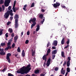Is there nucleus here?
I'll list each match as a JSON object with an SVG mask.
<instances>
[{"mask_svg": "<svg viewBox=\"0 0 76 76\" xmlns=\"http://www.w3.org/2000/svg\"><path fill=\"white\" fill-rule=\"evenodd\" d=\"M31 65L28 64L26 67L23 66L21 68L19 71V70L17 71V73H20L21 75H23V74H27L28 72L31 70Z\"/></svg>", "mask_w": 76, "mask_h": 76, "instance_id": "f257e3e1", "label": "nucleus"}, {"mask_svg": "<svg viewBox=\"0 0 76 76\" xmlns=\"http://www.w3.org/2000/svg\"><path fill=\"white\" fill-rule=\"evenodd\" d=\"M15 20V24L14 27L16 29L18 28L19 25L18 24V19H19V15L15 14L14 17Z\"/></svg>", "mask_w": 76, "mask_h": 76, "instance_id": "f03ea898", "label": "nucleus"}, {"mask_svg": "<svg viewBox=\"0 0 76 76\" xmlns=\"http://www.w3.org/2000/svg\"><path fill=\"white\" fill-rule=\"evenodd\" d=\"M11 53H9L7 55V56L6 57V58L8 62L9 63H10V56H11Z\"/></svg>", "mask_w": 76, "mask_h": 76, "instance_id": "7ed1b4c3", "label": "nucleus"}, {"mask_svg": "<svg viewBox=\"0 0 76 76\" xmlns=\"http://www.w3.org/2000/svg\"><path fill=\"white\" fill-rule=\"evenodd\" d=\"M11 0H7L4 3V5L5 7H7L9 6V3H10V1Z\"/></svg>", "mask_w": 76, "mask_h": 76, "instance_id": "20e7f679", "label": "nucleus"}, {"mask_svg": "<svg viewBox=\"0 0 76 76\" xmlns=\"http://www.w3.org/2000/svg\"><path fill=\"white\" fill-rule=\"evenodd\" d=\"M60 5V4L58 2H56V4L55 3L53 5V6L54 8H56L57 7H58Z\"/></svg>", "mask_w": 76, "mask_h": 76, "instance_id": "39448f33", "label": "nucleus"}, {"mask_svg": "<svg viewBox=\"0 0 76 76\" xmlns=\"http://www.w3.org/2000/svg\"><path fill=\"white\" fill-rule=\"evenodd\" d=\"M7 12L11 16H13V10H8Z\"/></svg>", "mask_w": 76, "mask_h": 76, "instance_id": "423d86ee", "label": "nucleus"}, {"mask_svg": "<svg viewBox=\"0 0 76 76\" xmlns=\"http://www.w3.org/2000/svg\"><path fill=\"white\" fill-rule=\"evenodd\" d=\"M36 18H34L32 19H31L29 21V23H31V22H32V23H34L35 22H36Z\"/></svg>", "mask_w": 76, "mask_h": 76, "instance_id": "0eeeda50", "label": "nucleus"}, {"mask_svg": "<svg viewBox=\"0 0 76 76\" xmlns=\"http://www.w3.org/2000/svg\"><path fill=\"white\" fill-rule=\"evenodd\" d=\"M9 14L7 13V12H6L4 15V18H5V19H7L9 18Z\"/></svg>", "mask_w": 76, "mask_h": 76, "instance_id": "6e6552de", "label": "nucleus"}, {"mask_svg": "<svg viewBox=\"0 0 76 76\" xmlns=\"http://www.w3.org/2000/svg\"><path fill=\"white\" fill-rule=\"evenodd\" d=\"M19 9V7H12V10L14 12H16V11L18 10Z\"/></svg>", "mask_w": 76, "mask_h": 76, "instance_id": "1a4fd4ad", "label": "nucleus"}, {"mask_svg": "<svg viewBox=\"0 0 76 76\" xmlns=\"http://www.w3.org/2000/svg\"><path fill=\"white\" fill-rule=\"evenodd\" d=\"M50 53H51V49H50V48H49L48 50L47 51V53L46 55H44L46 56H48V55L49 54H50Z\"/></svg>", "mask_w": 76, "mask_h": 76, "instance_id": "9d476101", "label": "nucleus"}, {"mask_svg": "<svg viewBox=\"0 0 76 76\" xmlns=\"http://www.w3.org/2000/svg\"><path fill=\"white\" fill-rule=\"evenodd\" d=\"M57 40H54L53 41V45L54 46H57Z\"/></svg>", "mask_w": 76, "mask_h": 76, "instance_id": "9b49d317", "label": "nucleus"}, {"mask_svg": "<svg viewBox=\"0 0 76 76\" xmlns=\"http://www.w3.org/2000/svg\"><path fill=\"white\" fill-rule=\"evenodd\" d=\"M57 50H53L52 52V55H55L56 54H57Z\"/></svg>", "mask_w": 76, "mask_h": 76, "instance_id": "f8f14e48", "label": "nucleus"}, {"mask_svg": "<svg viewBox=\"0 0 76 76\" xmlns=\"http://www.w3.org/2000/svg\"><path fill=\"white\" fill-rule=\"evenodd\" d=\"M42 58L43 60H45V62L47 61V56L46 55H44L42 57Z\"/></svg>", "mask_w": 76, "mask_h": 76, "instance_id": "ddd939ff", "label": "nucleus"}, {"mask_svg": "<svg viewBox=\"0 0 76 76\" xmlns=\"http://www.w3.org/2000/svg\"><path fill=\"white\" fill-rule=\"evenodd\" d=\"M18 38V36L17 35H16L15 37H14V42L15 43L16 42Z\"/></svg>", "mask_w": 76, "mask_h": 76, "instance_id": "4468645a", "label": "nucleus"}, {"mask_svg": "<svg viewBox=\"0 0 76 76\" xmlns=\"http://www.w3.org/2000/svg\"><path fill=\"white\" fill-rule=\"evenodd\" d=\"M36 24H37V23L36 22L33 23L31 25V28L32 29L33 27H34V26H35V25H36Z\"/></svg>", "mask_w": 76, "mask_h": 76, "instance_id": "2eb2a0df", "label": "nucleus"}, {"mask_svg": "<svg viewBox=\"0 0 76 76\" xmlns=\"http://www.w3.org/2000/svg\"><path fill=\"white\" fill-rule=\"evenodd\" d=\"M12 48V47H10L9 46H7V47H6L5 48L4 50L5 51H7V50H8L9 49H10V50Z\"/></svg>", "mask_w": 76, "mask_h": 76, "instance_id": "dca6fc26", "label": "nucleus"}, {"mask_svg": "<svg viewBox=\"0 0 76 76\" xmlns=\"http://www.w3.org/2000/svg\"><path fill=\"white\" fill-rule=\"evenodd\" d=\"M65 41L63 37L61 41V44H62V45H63V44H64Z\"/></svg>", "mask_w": 76, "mask_h": 76, "instance_id": "f3484780", "label": "nucleus"}, {"mask_svg": "<svg viewBox=\"0 0 76 76\" xmlns=\"http://www.w3.org/2000/svg\"><path fill=\"white\" fill-rule=\"evenodd\" d=\"M25 53L24 50H23L21 53V55L23 57H25Z\"/></svg>", "mask_w": 76, "mask_h": 76, "instance_id": "a211bd4d", "label": "nucleus"}, {"mask_svg": "<svg viewBox=\"0 0 76 76\" xmlns=\"http://www.w3.org/2000/svg\"><path fill=\"white\" fill-rule=\"evenodd\" d=\"M0 54L1 56H4V55L6 54V53H5V52H4V51L1 52H0Z\"/></svg>", "mask_w": 76, "mask_h": 76, "instance_id": "6ab92c4d", "label": "nucleus"}, {"mask_svg": "<svg viewBox=\"0 0 76 76\" xmlns=\"http://www.w3.org/2000/svg\"><path fill=\"white\" fill-rule=\"evenodd\" d=\"M37 28H36V31H38V30H39V25H37Z\"/></svg>", "mask_w": 76, "mask_h": 76, "instance_id": "aec40b11", "label": "nucleus"}, {"mask_svg": "<svg viewBox=\"0 0 76 76\" xmlns=\"http://www.w3.org/2000/svg\"><path fill=\"white\" fill-rule=\"evenodd\" d=\"M39 18H40V19H42L43 18V17H44V15H43L41 14H40L39 15Z\"/></svg>", "mask_w": 76, "mask_h": 76, "instance_id": "412c9836", "label": "nucleus"}, {"mask_svg": "<svg viewBox=\"0 0 76 76\" xmlns=\"http://www.w3.org/2000/svg\"><path fill=\"white\" fill-rule=\"evenodd\" d=\"M64 52L62 51L61 53V55L62 56V57H64V58H65V56H64Z\"/></svg>", "mask_w": 76, "mask_h": 76, "instance_id": "4be33fe9", "label": "nucleus"}, {"mask_svg": "<svg viewBox=\"0 0 76 76\" xmlns=\"http://www.w3.org/2000/svg\"><path fill=\"white\" fill-rule=\"evenodd\" d=\"M35 74H38L39 73V70L38 69L36 70L35 71Z\"/></svg>", "mask_w": 76, "mask_h": 76, "instance_id": "5701e85b", "label": "nucleus"}, {"mask_svg": "<svg viewBox=\"0 0 76 76\" xmlns=\"http://www.w3.org/2000/svg\"><path fill=\"white\" fill-rule=\"evenodd\" d=\"M8 31L10 32V33H12L13 29L12 28H10L8 29Z\"/></svg>", "mask_w": 76, "mask_h": 76, "instance_id": "b1692460", "label": "nucleus"}, {"mask_svg": "<svg viewBox=\"0 0 76 76\" xmlns=\"http://www.w3.org/2000/svg\"><path fill=\"white\" fill-rule=\"evenodd\" d=\"M2 12H4V10L5 9V7H4V5H2Z\"/></svg>", "mask_w": 76, "mask_h": 76, "instance_id": "393cba45", "label": "nucleus"}, {"mask_svg": "<svg viewBox=\"0 0 76 76\" xmlns=\"http://www.w3.org/2000/svg\"><path fill=\"white\" fill-rule=\"evenodd\" d=\"M66 70H64L63 71H61V74H62V75H64L65 74V72Z\"/></svg>", "mask_w": 76, "mask_h": 76, "instance_id": "a878e982", "label": "nucleus"}, {"mask_svg": "<svg viewBox=\"0 0 76 76\" xmlns=\"http://www.w3.org/2000/svg\"><path fill=\"white\" fill-rule=\"evenodd\" d=\"M66 65L67 67H69V66H70V61H67L66 63Z\"/></svg>", "mask_w": 76, "mask_h": 76, "instance_id": "bb28decb", "label": "nucleus"}, {"mask_svg": "<svg viewBox=\"0 0 76 76\" xmlns=\"http://www.w3.org/2000/svg\"><path fill=\"white\" fill-rule=\"evenodd\" d=\"M11 44V43L8 42L7 43V47H11L10 46Z\"/></svg>", "mask_w": 76, "mask_h": 76, "instance_id": "cd10ccee", "label": "nucleus"}, {"mask_svg": "<svg viewBox=\"0 0 76 76\" xmlns=\"http://www.w3.org/2000/svg\"><path fill=\"white\" fill-rule=\"evenodd\" d=\"M70 68L69 67H67L66 68V71L67 72H70Z\"/></svg>", "mask_w": 76, "mask_h": 76, "instance_id": "c85d7f7f", "label": "nucleus"}, {"mask_svg": "<svg viewBox=\"0 0 76 76\" xmlns=\"http://www.w3.org/2000/svg\"><path fill=\"white\" fill-rule=\"evenodd\" d=\"M18 52V53H20V47H18V49L17 50Z\"/></svg>", "mask_w": 76, "mask_h": 76, "instance_id": "c756f323", "label": "nucleus"}, {"mask_svg": "<svg viewBox=\"0 0 76 76\" xmlns=\"http://www.w3.org/2000/svg\"><path fill=\"white\" fill-rule=\"evenodd\" d=\"M50 62H51V58H49V59H48V60L47 61V62L50 63Z\"/></svg>", "mask_w": 76, "mask_h": 76, "instance_id": "7c9ffc66", "label": "nucleus"}, {"mask_svg": "<svg viewBox=\"0 0 76 76\" xmlns=\"http://www.w3.org/2000/svg\"><path fill=\"white\" fill-rule=\"evenodd\" d=\"M32 56H34V54H35V51H34V50H33V49L32 50Z\"/></svg>", "mask_w": 76, "mask_h": 76, "instance_id": "2f4dec72", "label": "nucleus"}, {"mask_svg": "<svg viewBox=\"0 0 76 76\" xmlns=\"http://www.w3.org/2000/svg\"><path fill=\"white\" fill-rule=\"evenodd\" d=\"M51 46V44H50V42H48L47 45V47H49V46Z\"/></svg>", "mask_w": 76, "mask_h": 76, "instance_id": "473e14b6", "label": "nucleus"}, {"mask_svg": "<svg viewBox=\"0 0 76 76\" xmlns=\"http://www.w3.org/2000/svg\"><path fill=\"white\" fill-rule=\"evenodd\" d=\"M67 41L66 42V43L67 45H69V42H70V40L69 39H68L67 40Z\"/></svg>", "mask_w": 76, "mask_h": 76, "instance_id": "72a5a7b5", "label": "nucleus"}, {"mask_svg": "<svg viewBox=\"0 0 76 76\" xmlns=\"http://www.w3.org/2000/svg\"><path fill=\"white\" fill-rule=\"evenodd\" d=\"M3 30L0 29V36L3 34Z\"/></svg>", "mask_w": 76, "mask_h": 76, "instance_id": "f704fd0d", "label": "nucleus"}, {"mask_svg": "<svg viewBox=\"0 0 76 76\" xmlns=\"http://www.w3.org/2000/svg\"><path fill=\"white\" fill-rule=\"evenodd\" d=\"M8 76H14V75H13L10 73H8Z\"/></svg>", "mask_w": 76, "mask_h": 76, "instance_id": "c9c22d12", "label": "nucleus"}, {"mask_svg": "<svg viewBox=\"0 0 76 76\" xmlns=\"http://www.w3.org/2000/svg\"><path fill=\"white\" fill-rule=\"evenodd\" d=\"M16 0L15 1H14L13 5V7H15V6L16 5Z\"/></svg>", "mask_w": 76, "mask_h": 76, "instance_id": "e433bc0d", "label": "nucleus"}, {"mask_svg": "<svg viewBox=\"0 0 76 76\" xmlns=\"http://www.w3.org/2000/svg\"><path fill=\"white\" fill-rule=\"evenodd\" d=\"M4 3V1L3 0H0V4H3V3Z\"/></svg>", "mask_w": 76, "mask_h": 76, "instance_id": "4c0bfd02", "label": "nucleus"}, {"mask_svg": "<svg viewBox=\"0 0 76 76\" xmlns=\"http://www.w3.org/2000/svg\"><path fill=\"white\" fill-rule=\"evenodd\" d=\"M55 57H56V55H52V59L54 60V58H55Z\"/></svg>", "mask_w": 76, "mask_h": 76, "instance_id": "58836bf2", "label": "nucleus"}, {"mask_svg": "<svg viewBox=\"0 0 76 76\" xmlns=\"http://www.w3.org/2000/svg\"><path fill=\"white\" fill-rule=\"evenodd\" d=\"M1 46H2V47H3V46H4V45H5V43H1Z\"/></svg>", "mask_w": 76, "mask_h": 76, "instance_id": "ea45409f", "label": "nucleus"}, {"mask_svg": "<svg viewBox=\"0 0 76 76\" xmlns=\"http://www.w3.org/2000/svg\"><path fill=\"white\" fill-rule=\"evenodd\" d=\"M28 42H29V40L27 39L25 42V44H28Z\"/></svg>", "mask_w": 76, "mask_h": 76, "instance_id": "a19ab883", "label": "nucleus"}, {"mask_svg": "<svg viewBox=\"0 0 76 76\" xmlns=\"http://www.w3.org/2000/svg\"><path fill=\"white\" fill-rule=\"evenodd\" d=\"M34 3H33L31 6V7H34Z\"/></svg>", "mask_w": 76, "mask_h": 76, "instance_id": "79ce46f5", "label": "nucleus"}, {"mask_svg": "<svg viewBox=\"0 0 76 76\" xmlns=\"http://www.w3.org/2000/svg\"><path fill=\"white\" fill-rule=\"evenodd\" d=\"M12 46L13 48H14V47H15V43H13L12 45Z\"/></svg>", "mask_w": 76, "mask_h": 76, "instance_id": "37998d69", "label": "nucleus"}, {"mask_svg": "<svg viewBox=\"0 0 76 76\" xmlns=\"http://www.w3.org/2000/svg\"><path fill=\"white\" fill-rule=\"evenodd\" d=\"M50 63H49L48 62H47L46 65L48 67L49 66H50Z\"/></svg>", "mask_w": 76, "mask_h": 76, "instance_id": "c03bdc74", "label": "nucleus"}, {"mask_svg": "<svg viewBox=\"0 0 76 76\" xmlns=\"http://www.w3.org/2000/svg\"><path fill=\"white\" fill-rule=\"evenodd\" d=\"M11 9H12L11 6H9L8 7V11L10 10H11Z\"/></svg>", "mask_w": 76, "mask_h": 76, "instance_id": "a18cd8bd", "label": "nucleus"}, {"mask_svg": "<svg viewBox=\"0 0 76 76\" xmlns=\"http://www.w3.org/2000/svg\"><path fill=\"white\" fill-rule=\"evenodd\" d=\"M6 70V67H5L2 70V72H5V71Z\"/></svg>", "mask_w": 76, "mask_h": 76, "instance_id": "49530a36", "label": "nucleus"}, {"mask_svg": "<svg viewBox=\"0 0 76 76\" xmlns=\"http://www.w3.org/2000/svg\"><path fill=\"white\" fill-rule=\"evenodd\" d=\"M58 70V67H56L55 69V71H57Z\"/></svg>", "mask_w": 76, "mask_h": 76, "instance_id": "de8ad7c7", "label": "nucleus"}, {"mask_svg": "<svg viewBox=\"0 0 76 76\" xmlns=\"http://www.w3.org/2000/svg\"><path fill=\"white\" fill-rule=\"evenodd\" d=\"M66 61H64V63L63 64V66H65V65H66Z\"/></svg>", "mask_w": 76, "mask_h": 76, "instance_id": "09e8293b", "label": "nucleus"}, {"mask_svg": "<svg viewBox=\"0 0 76 76\" xmlns=\"http://www.w3.org/2000/svg\"><path fill=\"white\" fill-rule=\"evenodd\" d=\"M69 47V45H67L64 48V49H66V48H68Z\"/></svg>", "mask_w": 76, "mask_h": 76, "instance_id": "8fccbe9b", "label": "nucleus"}, {"mask_svg": "<svg viewBox=\"0 0 76 76\" xmlns=\"http://www.w3.org/2000/svg\"><path fill=\"white\" fill-rule=\"evenodd\" d=\"M68 61H70V57H68Z\"/></svg>", "mask_w": 76, "mask_h": 76, "instance_id": "3c124183", "label": "nucleus"}, {"mask_svg": "<svg viewBox=\"0 0 76 76\" xmlns=\"http://www.w3.org/2000/svg\"><path fill=\"white\" fill-rule=\"evenodd\" d=\"M4 49H1V48H0V51H1V52H2V51L3 52L4 51Z\"/></svg>", "mask_w": 76, "mask_h": 76, "instance_id": "603ef678", "label": "nucleus"}, {"mask_svg": "<svg viewBox=\"0 0 76 76\" xmlns=\"http://www.w3.org/2000/svg\"><path fill=\"white\" fill-rule=\"evenodd\" d=\"M5 36L6 37V38H7V37H8V33H7L6 34Z\"/></svg>", "mask_w": 76, "mask_h": 76, "instance_id": "864d4df0", "label": "nucleus"}, {"mask_svg": "<svg viewBox=\"0 0 76 76\" xmlns=\"http://www.w3.org/2000/svg\"><path fill=\"white\" fill-rule=\"evenodd\" d=\"M45 76V74H44L43 73H41L40 74V76Z\"/></svg>", "mask_w": 76, "mask_h": 76, "instance_id": "5fc2aeb1", "label": "nucleus"}, {"mask_svg": "<svg viewBox=\"0 0 76 76\" xmlns=\"http://www.w3.org/2000/svg\"><path fill=\"white\" fill-rule=\"evenodd\" d=\"M62 8H64V9H67V8H66V7L65 6H62Z\"/></svg>", "mask_w": 76, "mask_h": 76, "instance_id": "6e6d98bb", "label": "nucleus"}, {"mask_svg": "<svg viewBox=\"0 0 76 76\" xmlns=\"http://www.w3.org/2000/svg\"><path fill=\"white\" fill-rule=\"evenodd\" d=\"M12 39H10L8 40V42H10V43H11V42H12Z\"/></svg>", "mask_w": 76, "mask_h": 76, "instance_id": "4d7b16f0", "label": "nucleus"}, {"mask_svg": "<svg viewBox=\"0 0 76 76\" xmlns=\"http://www.w3.org/2000/svg\"><path fill=\"white\" fill-rule=\"evenodd\" d=\"M3 12V10H2L1 7H0V12Z\"/></svg>", "mask_w": 76, "mask_h": 76, "instance_id": "13d9d810", "label": "nucleus"}, {"mask_svg": "<svg viewBox=\"0 0 76 76\" xmlns=\"http://www.w3.org/2000/svg\"><path fill=\"white\" fill-rule=\"evenodd\" d=\"M11 37H14V33H12V34H11Z\"/></svg>", "mask_w": 76, "mask_h": 76, "instance_id": "bf43d9fd", "label": "nucleus"}, {"mask_svg": "<svg viewBox=\"0 0 76 76\" xmlns=\"http://www.w3.org/2000/svg\"><path fill=\"white\" fill-rule=\"evenodd\" d=\"M10 22H8L7 23V25H10Z\"/></svg>", "mask_w": 76, "mask_h": 76, "instance_id": "052dcab7", "label": "nucleus"}, {"mask_svg": "<svg viewBox=\"0 0 76 76\" xmlns=\"http://www.w3.org/2000/svg\"><path fill=\"white\" fill-rule=\"evenodd\" d=\"M29 31H28L27 32V35H29Z\"/></svg>", "mask_w": 76, "mask_h": 76, "instance_id": "680f3d73", "label": "nucleus"}, {"mask_svg": "<svg viewBox=\"0 0 76 76\" xmlns=\"http://www.w3.org/2000/svg\"><path fill=\"white\" fill-rule=\"evenodd\" d=\"M52 49H53V50H54V49H56V48H55V47H54V46H53V47H52Z\"/></svg>", "mask_w": 76, "mask_h": 76, "instance_id": "e2e57ef3", "label": "nucleus"}, {"mask_svg": "<svg viewBox=\"0 0 76 76\" xmlns=\"http://www.w3.org/2000/svg\"><path fill=\"white\" fill-rule=\"evenodd\" d=\"M41 11H42V12H45V10H44L43 9H42L41 10Z\"/></svg>", "mask_w": 76, "mask_h": 76, "instance_id": "0e129e2a", "label": "nucleus"}, {"mask_svg": "<svg viewBox=\"0 0 76 76\" xmlns=\"http://www.w3.org/2000/svg\"><path fill=\"white\" fill-rule=\"evenodd\" d=\"M13 16H11L10 17V20H12L13 19Z\"/></svg>", "mask_w": 76, "mask_h": 76, "instance_id": "69168bd1", "label": "nucleus"}, {"mask_svg": "<svg viewBox=\"0 0 76 76\" xmlns=\"http://www.w3.org/2000/svg\"><path fill=\"white\" fill-rule=\"evenodd\" d=\"M23 10H24L25 11H26V8L23 7Z\"/></svg>", "mask_w": 76, "mask_h": 76, "instance_id": "338daca9", "label": "nucleus"}, {"mask_svg": "<svg viewBox=\"0 0 76 76\" xmlns=\"http://www.w3.org/2000/svg\"><path fill=\"white\" fill-rule=\"evenodd\" d=\"M23 31L21 32V36H22V35H23Z\"/></svg>", "mask_w": 76, "mask_h": 76, "instance_id": "774afa93", "label": "nucleus"}]
</instances>
